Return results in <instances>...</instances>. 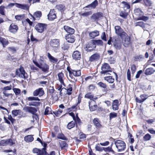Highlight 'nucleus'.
Wrapping results in <instances>:
<instances>
[{
    "label": "nucleus",
    "instance_id": "obj_1",
    "mask_svg": "<svg viewBox=\"0 0 155 155\" xmlns=\"http://www.w3.org/2000/svg\"><path fill=\"white\" fill-rule=\"evenodd\" d=\"M101 74L111 75L112 74H114L116 75V78L117 79V75L116 73L112 72V68L109 64L107 63H104L103 64L101 67Z\"/></svg>",
    "mask_w": 155,
    "mask_h": 155
},
{
    "label": "nucleus",
    "instance_id": "obj_2",
    "mask_svg": "<svg viewBox=\"0 0 155 155\" xmlns=\"http://www.w3.org/2000/svg\"><path fill=\"white\" fill-rule=\"evenodd\" d=\"M114 144L118 150V152L123 151L126 148L125 143L121 140H117L114 141Z\"/></svg>",
    "mask_w": 155,
    "mask_h": 155
},
{
    "label": "nucleus",
    "instance_id": "obj_3",
    "mask_svg": "<svg viewBox=\"0 0 155 155\" xmlns=\"http://www.w3.org/2000/svg\"><path fill=\"white\" fill-rule=\"evenodd\" d=\"M67 70L69 73V77L71 79H73L74 78L73 75L75 77H79L81 75L80 70H72L68 67H67Z\"/></svg>",
    "mask_w": 155,
    "mask_h": 155
},
{
    "label": "nucleus",
    "instance_id": "obj_4",
    "mask_svg": "<svg viewBox=\"0 0 155 155\" xmlns=\"http://www.w3.org/2000/svg\"><path fill=\"white\" fill-rule=\"evenodd\" d=\"M33 63L38 68L41 69V70L44 72L48 71L49 69V66L45 63H43L39 64L37 62L33 60Z\"/></svg>",
    "mask_w": 155,
    "mask_h": 155
},
{
    "label": "nucleus",
    "instance_id": "obj_5",
    "mask_svg": "<svg viewBox=\"0 0 155 155\" xmlns=\"http://www.w3.org/2000/svg\"><path fill=\"white\" fill-rule=\"evenodd\" d=\"M16 74L21 78L25 79L27 77V74L25 72L24 68L21 66L19 70H16Z\"/></svg>",
    "mask_w": 155,
    "mask_h": 155
},
{
    "label": "nucleus",
    "instance_id": "obj_6",
    "mask_svg": "<svg viewBox=\"0 0 155 155\" xmlns=\"http://www.w3.org/2000/svg\"><path fill=\"white\" fill-rule=\"evenodd\" d=\"M46 25L42 23H38L35 26V29L38 32L42 33L46 29Z\"/></svg>",
    "mask_w": 155,
    "mask_h": 155
},
{
    "label": "nucleus",
    "instance_id": "obj_7",
    "mask_svg": "<svg viewBox=\"0 0 155 155\" xmlns=\"http://www.w3.org/2000/svg\"><path fill=\"white\" fill-rule=\"evenodd\" d=\"M46 150L45 148H43L41 150L35 148L33 149L32 151L34 153H38V155H47Z\"/></svg>",
    "mask_w": 155,
    "mask_h": 155
},
{
    "label": "nucleus",
    "instance_id": "obj_8",
    "mask_svg": "<svg viewBox=\"0 0 155 155\" xmlns=\"http://www.w3.org/2000/svg\"><path fill=\"white\" fill-rule=\"evenodd\" d=\"M96 45L92 41L91 42H89L88 44L86 45V50L88 52L94 50L96 47Z\"/></svg>",
    "mask_w": 155,
    "mask_h": 155
},
{
    "label": "nucleus",
    "instance_id": "obj_9",
    "mask_svg": "<svg viewBox=\"0 0 155 155\" xmlns=\"http://www.w3.org/2000/svg\"><path fill=\"white\" fill-rule=\"evenodd\" d=\"M54 9L51 10L48 15V18L50 21L54 20L56 18V14Z\"/></svg>",
    "mask_w": 155,
    "mask_h": 155
},
{
    "label": "nucleus",
    "instance_id": "obj_10",
    "mask_svg": "<svg viewBox=\"0 0 155 155\" xmlns=\"http://www.w3.org/2000/svg\"><path fill=\"white\" fill-rule=\"evenodd\" d=\"M50 45L53 48H57L60 45V41L58 39L51 40L50 42Z\"/></svg>",
    "mask_w": 155,
    "mask_h": 155
},
{
    "label": "nucleus",
    "instance_id": "obj_11",
    "mask_svg": "<svg viewBox=\"0 0 155 155\" xmlns=\"http://www.w3.org/2000/svg\"><path fill=\"white\" fill-rule=\"evenodd\" d=\"M72 57L75 60H80L81 58V53L78 51H75L73 53Z\"/></svg>",
    "mask_w": 155,
    "mask_h": 155
},
{
    "label": "nucleus",
    "instance_id": "obj_12",
    "mask_svg": "<svg viewBox=\"0 0 155 155\" xmlns=\"http://www.w3.org/2000/svg\"><path fill=\"white\" fill-rule=\"evenodd\" d=\"M44 93V91L42 88H40L35 91L33 92V95L35 96L38 95H39V96H41L43 95Z\"/></svg>",
    "mask_w": 155,
    "mask_h": 155
},
{
    "label": "nucleus",
    "instance_id": "obj_13",
    "mask_svg": "<svg viewBox=\"0 0 155 155\" xmlns=\"http://www.w3.org/2000/svg\"><path fill=\"white\" fill-rule=\"evenodd\" d=\"M42 15L41 12V11H38L34 13L33 15L31 14V17L33 18V20H38Z\"/></svg>",
    "mask_w": 155,
    "mask_h": 155
},
{
    "label": "nucleus",
    "instance_id": "obj_14",
    "mask_svg": "<svg viewBox=\"0 0 155 155\" xmlns=\"http://www.w3.org/2000/svg\"><path fill=\"white\" fill-rule=\"evenodd\" d=\"M73 34H68L65 36V38L69 43H72L75 41L74 37Z\"/></svg>",
    "mask_w": 155,
    "mask_h": 155
},
{
    "label": "nucleus",
    "instance_id": "obj_15",
    "mask_svg": "<svg viewBox=\"0 0 155 155\" xmlns=\"http://www.w3.org/2000/svg\"><path fill=\"white\" fill-rule=\"evenodd\" d=\"M100 57V54L98 53H95L92 55L89 58L91 61H97L99 60Z\"/></svg>",
    "mask_w": 155,
    "mask_h": 155
},
{
    "label": "nucleus",
    "instance_id": "obj_16",
    "mask_svg": "<svg viewBox=\"0 0 155 155\" xmlns=\"http://www.w3.org/2000/svg\"><path fill=\"white\" fill-rule=\"evenodd\" d=\"M15 5L17 7L25 10H28L29 8L28 5L25 4H21L18 3H15Z\"/></svg>",
    "mask_w": 155,
    "mask_h": 155
},
{
    "label": "nucleus",
    "instance_id": "obj_17",
    "mask_svg": "<svg viewBox=\"0 0 155 155\" xmlns=\"http://www.w3.org/2000/svg\"><path fill=\"white\" fill-rule=\"evenodd\" d=\"M94 104H96L95 101L93 100L89 102V106L91 111H93L97 109V105H94L92 106Z\"/></svg>",
    "mask_w": 155,
    "mask_h": 155
},
{
    "label": "nucleus",
    "instance_id": "obj_18",
    "mask_svg": "<svg viewBox=\"0 0 155 155\" xmlns=\"http://www.w3.org/2000/svg\"><path fill=\"white\" fill-rule=\"evenodd\" d=\"M64 28L65 31L69 34H73L74 33V30L69 26L65 25L64 26Z\"/></svg>",
    "mask_w": 155,
    "mask_h": 155
},
{
    "label": "nucleus",
    "instance_id": "obj_19",
    "mask_svg": "<svg viewBox=\"0 0 155 155\" xmlns=\"http://www.w3.org/2000/svg\"><path fill=\"white\" fill-rule=\"evenodd\" d=\"M18 29V27L17 26L14 24H11L9 28L10 31L12 33L16 32Z\"/></svg>",
    "mask_w": 155,
    "mask_h": 155
},
{
    "label": "nucleus",
    "instance_id": "obj_20",
    "mask_svg": "<svg viewBox=\"0 0 155 155\" xmlns=\"http://www.w3.org/2000/svg\"><path fill=\"white\" fill-rule=\"evenodd\" d=\"M0 42L2 44L3 48H5L9 44V42L7 39L2 37H0Z\"/></svg>",
    "mask_w": 155,
    "mask_h": 155
},
{
    "label": "nucleus",
    "instance_id": "obj_21",
    "mask_svg": "<svg viewBox=\"0 0 155 155\" xmlns=\"http://www.w3.org/2000/svg\"><path fill=\"white\" fill-rule=\"evenodd\" d=\"M102 16L101 13L98 12L92 15L91 17V18L93 19L94 21H96L98 19L100 18Z\"/></svg>",
    "mask_w": 155,
    "mask_h": 155
},
{
    "label": "nucleus",
    "instance_id": "obj_22",
    "mask_svg": "<svg viewBox=\"0 0 155 155\" xmlns=\"http://www.w3.org/2000/svg\"><path fill=\"white\" fill-rule=\"evenodd\" d=\"M119 101L117 100H114L113 101L112 104V108L113 110H115L118 109Z\"/></svg>",
    "mask_w": 155,
    "mask_h": 155
},
{
    "label": "nucleus",
    "instance_id": "obj_23",
    "mask_svg": "<svg viewBox=\"0 0 155 155\" xmlns=\"http://www.w3.org/2000/svg\"><path fill=\"white\" fill-rule=\"evenodd\" d=\"M56 9L60 11L61 12H64L66 9L64 5L59 4L57 5L55 7Z\"/></svg>",
    "mask_w": 155,
    "mask_h": 155
},
{
    "label": "nucleus",
    "instance_id": "obj_24",
    "mask_svg": "<svg viewBox=\"0 0 155 155\" xmlns=\"http://www.w3.org/2000/svg\"><path fill=\"white\" fill-rule=\"evenodd\" d=\"M27 110L29 112L34 114L37 111L36 109L34 107H26Z\"/></svg>",
    "mask_w": 155,
    "mask_h": 155
},
{
    "label": "nucleus",
    "instance_id": "obj_25",
    "mask_svg": "<svg viewBox=\"0 0 155 155\" xmlns=\"http://www.w3.org/2000/svg\"><path fill=\"white\" fill-rule=\"evenodd\" d=\"M93 122L96 127L99 128L101 127L102 125L100 124V121L98 118H94L93 120Z\"/></svg>",
    "mask_w": 155,
    "mask_h": 155
},
{
    "label": "nucleus",
    "instance_id": "obj_26",
    "mask_svg": "<svg viewBox=\"0 0 155 155\" xmlns=\"http://www.w3.org/2000/svg\"><path fill=\"white\" fill-rule=\"evenodd\" d=\"M124 40L123 41V43L125 47H127L128 46V45H129L130 42V38L128 36L126 38H124Z\"/></svg>",
    "mask_w": 155,
    "mask_h": 155
},
{
    "label": "nucleus",
    "instance_id": "obj_27",
    "mask_svg": "<svg viewBox=\"0 0 155 155\" xmlns=\"http://www.w3.org/2000/svg\"><path fill=\"white\" fill-rule=\"evenodd\" d=\"M60 147L61 150L64 149L65 148L67 147L68 146V144L65 141L60 140L59 142Z\"/></svg>",
    "mask_w": 155,
    "mask_h": 155
},
{
    "label": "nucleus",
    "instance_id": "obj_28",
    "mask_svg": "<svg viewBox=\"0 0 155 155\" xmlns=\"http://www.w3.org/2000/svg\"><path fill=\"white\" fill-rule=\"evenodd\" d=\"M115 33L118 35L121 34V33L123 31V29L119 26H117L115 27Z\"/></svg>",
    "mask_w": 155,
    "mask_h": 155
},
{
    "label": "nucleus",
    "instance_id": "obj_29",
    "mask_svg": "<svg viewBox=\"0 0 155 155\" xmlns=\"http://www.w3.org/2000/svg\"><path fill=\"white\" fill-rule=\"evenodd\" d=\"M89 35L92 38H94L99 35V32L97 31H95L89 33Z\"/></svg>",
    "mask_w": 155,
    "mask_h": 155
},
{
    "label": "nucleus",
    "instance_id": "obj_30",
    "mask_svg": "<svg viewBox=\"0 0 155 155\" xmlns=\"http://www.w3.org/2000/svg\"><path fill=\"white\" fill-rule=\"evenodd\" d=\"M104 80L109 83H112L114 81V78L110 76L105 77L104 78Z\"/></svg>",
    "mask_w": 155,
    "mask_h": 155
},
{
    "label": "nucleus",
    "instance_id": "obj_31",
    "mask_svg": "<svg viewBox=\"0 0 155 155\" xmlns=\"http://www.w3.org/2000/svg\"><path fill=\"white\" fill-rule=\"evenodd\" d=\"M48 58L50 61L53 63H55L57 62L58 60L57 58L51 56V54L48 53Z\"/></svg>",
    "mask_w": 155,
    "mask_h": 155
},
{
    "label": "nucleus",
    "instance_id": "obj_32",
    "mask_svg": "<svg viewBox=\"0 0 155 155\" xmlns=\"http://www.w3.org/2000/svg\"><path fill=\"white\" fill-rule=\"evenodd\" d=\"M149 19V18L144 16H139L138 17L134 19L135 21L143 20L145 21H146Z\"/></svg>",
    "mask_w": 155,
    "mask_h": 155
},
{
    "label": "nucleus",
    "instance_id": "obj_33",
    "mask_svg": "<svg viewBox=\"0 0 155 155\" xmlns=\"http://www.w3.org/2000/svg\"><path fill=\"white\" fill-rule=\"evenodd\" d=\"M155 72V70L152 68H149L147 69L145 71V74L146 75H150L153 74Z\"/></svg>",
    "mask_w": 155,
    "mask_h": 155
},
{
    "label": "nucleus",
    "instance_id": "obj_34",
    "mask_svg": "<svg viewBox=\"0 0 155 155\" xmlns=\"http://www.w3.org/2000/svg\"><path fill=\"white\" fill-rule=\"evenodd\" d=\"M134 25L135 26H139L142 28H145V24L142 21L136 22L134 23Z\"/></svg>",
    "mask_w": 155,
    "mask_h": 155
},
{
    "label": "nucleus",
    "instance_id": "obj_35",
    "mask_svg": "<svg viewBox=\"0 0 155 155\" xmlns=\"http://www.w3.org/2000/svg\"><path fill=\"white\" fill-rule=\"evenodd\" d=\"M98 5V2L97 0H95L92 2L90 5H88L87 7L88 8H95Z\"/></svg>",
    "mask_w": 155,
    "mask_h": 155
},
{
    "label": "nucleus",
    "instance_id": "obj_36",
    "mask_svg": "<svg viewBox=\"0 0 155 155\" xmlns=\"http://www.w3.org/2000/svg\"><path fill=\"white\" fill-rule=\"evenodd\" d=\"M24 140L27 142H30L34 140V138L31 135H28L24 137Z\"/></svg>",
    "mask_w": 155,
    "mask_h": 155
},
{
    "label": "nucleus",
    "instance_id": "obj_37",
    "mask_svg": "<svg viewBox=\"0 0 155 155\" xmlns=\"http://www.w3.org/2000/svg\"><path fill=\"white\" fill-rule=\"evenodd\" d=\"M75 126V121H72L69 122L67 125V127L69 129H70L71 128L74 127Z\"/></svg>",
    "mask_w": 155,
    "mask_h": 155
},
{
    "label": "nucleus",
    "instance_id": "obj_38",
    "mask_svg": "<svg viewBox=\"0 0 155 155\" xmlns=\"http://www.w3.org/2000/svg\"><path fill=\"white\" fill-rule=\"evenodd\" d=\"M58 77L59 80L60 81V83L62 84H63L64 81L63 79V78L64 77L63 73L62 72L59 73L58 74Z\"/></svg>",
    "mask_w": 155,
    "mask_h": 155
},
{
    "label": "nucleus",
    "instance_id": "obj_39",
    "mask_svg": "<svg viewBox=\"0 0 155 155\" xmlns=\"http://www.w3.org/2000/svg\"><path fill=\"white\" fill-rule=\"evenodd\" d=\"M94 97V95L92 94L91 93L88 92L85 95L84 97L91 100Z\"/></svg>",
    "mask_w": 155,
    "mask_h": 155
},
{
    "label": "nucleus",
    "instance_id": "obj_40",
    "mask_svg": "<svg viewBox=\"0 0 155 155\" xmlns=\"http://www.w3.org/2000/svg\"><path fill=\"white\" fill-rule=\"evenodd\" d=\"M20 110H13L12 111V114L14 115V117L17 116L19 113H21Z\"/></svg>",
    "mask_w": 155,
    "mask_h": 155
},
{
    "label": "nucleus",
    "instance_id": "obj_41",
    "mask_svg": "<svg viewBox=\"0 0 155 155\" xmlns=\"http://www.w3.org/2000/svg\"><path fill=\"white\" fill-rule=\"evenodd\" d=\"M135 14V15L140 16L143 13V12L139 8H136L134 10Z\"/></svg>",
    "mask_w": 155,
    "mask_h": 155
},
{
    "label": "nucleus",
    "instance_id": "obj_42",
    "mask_svg": "<svg viewBox=\"0 0 155 155\" xmlns=\"http://www.w3.org/2000/svg\"><path fill=\"white\" fill-rule=\"evenodd\" d=\"M93 42H94L95 44L96 45H102L103 44V42L102 40H97L93 41Z\"/></svg>",
    "mask_w": 155,
    "mask_h": 155
},
{
    "label": "nucleus",
    "instance_id": "obj_43",
    "mask_svg": "<svg viewBox=\"0 0 155 155\" xmlns=\"http://www.w3.org/2000/svg\"><path fill=\"white\" fill-rule=\"evenodd\" d=\"M57 138L58 139H61V140H67L66 137L62 133H59L57 135Z\"/></svg>",
    "mask_w": 155,
    "mask_h": 155
},
{
    "label": "nucleus",
    "instance_id": "obj_44",
    "mask_svg": "<svg viewBox=\"0 0 155 155\" xmlns=\"http://www.w3.org/2000/svg\"><path fill=\"white\" fill-rule=\"evenodd\" d=\"M6 142L7 145H8L10 146L15 144V143L11 138L6 140Z\"/></svg>",
    "mask_w": 155,
    "mask_h": 155
},
{
    "label": "nucleus",
    "instance_id": "obj_45",
    "mask_svg": "<svg viewBox=\"0 0 155 155\" xmlns=\"http://www.w3.org/2000/svg\"><path fill=\"white\" fill-rule=\"evenodd\" d=\"M143 1L146 6L149 7L152 5V2L150 0H143Z\"/></svg>",
    "mask_w": 155,
    "mask_h": 155
},
{
    "label": "nucleus",
    "instance_id": "obj_46",
    "mask_svg": "<svg viewBox=\"0 0 155 155\" xmlns=\"http://www.w3.org/2000/svg\"><path fill=\"white\" fill-rule=\"evenodd\" d=\"M130 68L131 70L132 74H134V73L135 72L136 70V66L134 64L131 65Z\"/></svg>",
    "mask_w": 155,
    "mask_h": 155
},
{
    "label": "nucleus",
    "instance_id": "obj_47",
    "mask_svg": "<svg viewBox=\"0 0 155 155\" xmlns=\"http://www.w3.org/2000/svg\"><path fill=\"white\" fill-rule=\"evenodd\" d=\"M28 100L29 101H39L40 100L38 97H29L28 98Z\"/></svg>",
    "mask_w": 155,
    "mask_h": 155
},
{
    "label": "nucleus",
    "instance_id": "obj_48",
    "mask_svg": "<svg viewBox=\"0 0 155 155\" xmlns=\"http://www.w3.org/2000/svg\"><path fill=\"white\" fill-rule=\"evenodd\" d=\"M25 17L24 15H18L15 16V18L16 20H21L23 19Z\"/></svg>",
    "mask_w": 155,
    "mask_h": 155
},
{
    "label": "nucleus",
    "instance_id": "obj_49",
    "mask_svg": "<svg viewBox=\"0 0 155 155\" xmlns=\"http://www.w3.org/2000/svg\"><path fill=\"white\" fill-rule=\"evenodd\" d=\"M40 104V103L39 102H32L29 103L28 105L29 106H38Z\"/></svg>",
    "mask_w": 155,
    "mask_h": 155
},
{
    "label": "nucleus",
    "instance_id": "obj_50",
    "mask_svg": "<svg viewBox=\"0 0 155 155\" xmlns=\"http://www.w3.org/2000/svg\"><path fill=\"white\" fill-rule=\"evenodd\" d=\"M5 6L3 5H2L0 6V14L3 15H5Z\"/></svg>",
    "mask_w": 155,
    "mask_h": 155
},
{
    "label": "nucleus",
    "instance_id": "obj_51",
    "mask_svg": "<svg viewBox=\"0 0 155 155\" xmlns=\"http://www.w3.org/2000/svg\"><path fill=\"white\" fill-rule=\"evenodd\" d=\"M127 15L128 14L125 12H121L120 13V15L124 18H127Z\"/></svg>",
    "mask_w": 155,
    "mask_h": 155
},
{
    "label": "nucleus",
    "instance_id": "obj_52",
    "mask_svg": "<svg viewBox=\"0 0 155 155\" xmlns=\"http://www.w3.org/2000/svg\"><path fill=\"white\" fill-rule=\"evenodd\" d=\"M103 150L105 152H114V151L112 149L111 147H108L107 148H103Z\"/></svg>",
    "mask_w": 155,
    "mask_h": 155
},
{
    "label": "nucleus",
    "instance_id": "obj_53",
    "mask_svg": "<svg viewBox=\"0 0 155 155\" xmlns=\"http://www.w3.org/2000/svg\"><path fill=\"white\" fill-rule=\"evenodd\" d=\"M73 119L74 120V121H75V122L78 123V124L80 123L81 120L80 118L78 117L77 114L76 115V118H75V117H73Z\"/></svg>",
    "mask_w": 155,
    "mask_h": 155
},
{
    "label": "nucleus",
    "instance_id": "obj_54",
    "mask_svg": "<svg viewBox=\"0 0 155 155\" xmlns=\"http://www.w3.org/2000/svg\"><path fill=\"white\" fill-rule=\"evenodd\" d=\"M119 36H120L121 38L123 39L128 36L127 34L125 32L123 31L121 33V34L119 35Z\"/></svg>",
    "mask_w": 155,
    "mask_h": 155
},
{
    "label": "nucleus",
    "instance_id": "obj_55",
    "mask_svg": "<svg viewBox=\"0 0 155 155\" xmlns=\"http://www.w3.org/2000/svg\"><path fill=\"white\" fill-rule=\"evenodd\" d=\"M13 90L16 95H18L21 93V90L18 88H13Z\"/></svg>",
    "mask_w": 155,
    "mask_h": 155
},
{
    "label": "nucleus",
    "instance_id": "obj_56",
    "mask_svg": "<svg viewBox=\"0 0 155 155\" xmlns=\"http://www.w3.org/2000/svg\"><path fill=\"white\" fill-rule=\"evenodd\" d=\"M97 85L101 87L104 88H105L107 87V85L105 83H102L101 82H100L97 83Z\"/></svg>",
    "mask_w": 155,
    "mask_h": 155
},
{
    "label": "nucleus",
    "instance_id": "obj_57",
    "mask_svg": "<svg viewBox=\"0 0 155 155\" xmlns=\"http://www.w3.org/2000/svg\"><path fill=\"white\" fill-rule=\"evenodd\" d=\"M151 138L150 135L148 134H147L143 137L144 140L145 141L149 140Z\"/></svg>",
    "mask_w": 155,
    "mask_h": 155
},
{
    "label": "nucleus",
    "instance_id": "obj_58",
    "mask_svg": "<svg viewBox=\"0 0 155 155\" xmlns=\"http://www.w3.org/2000/svg\"><path fill=\"white\" fill-rule=\"evenodd\" d=\"M6 145V140H2L0 141V146H5Z\"/></svg>",
    "mask_w": 155,
    "mask_h": 155
},
{
    "label": "nucleus",
    "instance_id": "obj_59",
    "mask_svg": "<svg viewBox=\"0 0 155 155\" xmlns=\"http://www.w3.org/2000/svg\"><path fill=\"white\" fill-rule=\"evenodd\" d=\"M103 148L100 147L99 145L98 144L95 146V149L97 151H101L103 150Z\"/></svg>",
    "mask_w": 155,
    "mask_h": 155
},
{
    "label": "nucleus",
    "instance_id": "obj_60",
    "mask_svg": "<svg viewBox=\"0 0 155 155\" xmlns=\"http://www.w3.org/2000/svg\"><path fill=\"white\" fill-rule=\"evenodd\" d=\"M140 97L141 98V100L143 102L147 98V96L146 95L143 94L140 95Z\"/></svg>",
    "mask_w": 155,
    "mask_h": 155
},
{
    "label": "nucleus",
    "instance_id": "obj_61",
    "mask_svg": "<svg viewBox=\"0 0 155 155\" xmlns=\"http://www.w3.org/2000/svg\"><path fill=\"white\" fill-rule=\"evenodd\" d=\"M69 48V46L67 44H64L62 46L61 48L64 50H68Z\"/></svg>",
    "mask_w": 155,
    "mask_h": 155
},
{
    "label": "nucleus",
    "instance_id": "obj_62",
    "mask_svg": "<svg viewBox=\"0 0 155 155\" xmlns=\"http://www.w3.org/2000/svg\"><path fill=\"white\" fill-rule=\"evenodd\" d=\"M122 3L124 4V8H125L126 9H128L130 8V5L127 2H123Z\"/></svg>",
    "mask_w": 155,
    "mask_h": 155
},
{
    "label": "nucleus",
    "instance_id": "obj_63",
    "mask_svg": "<svg viewBox=\"0 0 155 155\" xmlns=\"http://www.w3.org/2000/svg\"><path fill=\"white\" fill-rule=\"evenodd\" d=\"M155 121V119H149L146 120V121L149 124H153Z\"/></svg>",
    "mask_w": 155,
    "mask_h": 155
},
{
    "label": "nucleus",
    "instance_id": "obj_64",
    "mask_svg": "<svg viewBox=\"0 0 155 155\" xmlns=\"http://www.w3.org/2000/svg\"><path fill=\"white\" fill-rule=\"evenodd\" d=\"M117 116V114L116 113L114 112L110 113V118L111 119L112 118L116 117Z\"/></svg>",
    "mask_w": 155,
    "mask_h": 155
}]
</instances>
